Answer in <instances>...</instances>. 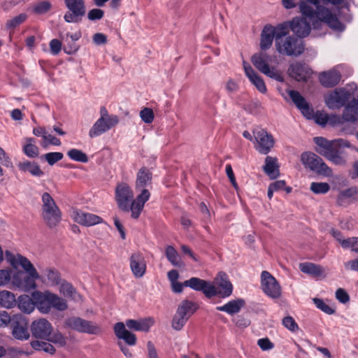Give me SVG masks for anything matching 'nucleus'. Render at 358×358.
I'll return each mask as SVG.
<instances>
[{"instance_id":"nucleus-1","label":"nucleus","mask_w":358,"mask_h":358,"mask_svg":"<svg viewBox=\"0 0 358 358\" xmlns=\"http://www.w3.org/2000/svg\"><path fill=\"white\" fill-rule=\"evenodd\" d=\"M288 94L297 108L306 118L312 119L314 117L315 122L323 127L327 124L329 120L327 114L317 111L315 115H313V108L298 91L293 90H289Z\"/></svg>"},{"instance_id":"nucleus-2","label":"nucleus","mask_w":358,"mask_h":358,"mask_svg":"<svg viewBox=\"0 0 358 358\" xmlns=\"http://www.w3.org/2000/svg\"><path fill=\"white\" fill-rule=\"evenodd\" d=\"M41 199L42 217L48 227L54 228L62 220V212L49 193L44 192Z\"/></svg>"},{"instance_id":"nucleus-3","label":"nucleus","mask_w":358,"mask_h":358,"mask_svg":"<svg viewBox=\"0 0 358 358\" xmlns=\"http://www.w3.org/2000/svg\"><path fill=\"white\" fill-rule=\"evenodd\" d=\"M277 51L283 55L298 57L305 50L303 42L294 36H288L282 40H275Z\"/></svg>"},{"instance_id":"nucleus-4","label":"nucleus","mask_w":358,"mask_h":358,"mask_svg":"<svg viewBox=\"0 0 358 358\" xmlns=\"http://www.w3.org/2000/svg\"><path fill=\"white\" fill-rule=\"evenodd\" d=\"M271 56L263 52H257L251 57L252 64L262 73L278 82H283L284 78L281 73L274 67L270 68L268 63Z\"/></svg>"},{"instance_id":"nucleus-5","label":"nucleus","mask_w":358,"mask_h":358,"mask_svg":"<svg viewBox=\"0 0 358 358\" xmlns=\"http://www.w3.org/2000/svg\"><path fill=\"white\" fill-rule=\"evenodd\" d=\"M315 17L317 20L313 22L314 29H319L322 23L324 22L335 31H343L345 29V25L341 22L337 16L324 6L317 7Z\"/></svg>"},{"instance_id":"nucleus-6","label":"nucleus","mask_w":358,"mask_h":358,"mask_svg":"<svg viewBox=\"0 0 358 358\" xmlns=\"http://www.w3.org/2000/svg\"><path fill=\"white\" fill-rule=\"evenodd\" d=\"M301 161L306 168L318 175L329 176L332 173L331 169L324 162L323 159L315 153L310 152L302 153Z\"/></svg>"},{"instance_id":"nucleus-7","label":"nucleus","mask_w":358,"mask_h":358,"mask_svg":"<svg viewBox=\"0 0 358 358\" xmlns=\"http://www.w3.org/2000/svg\"><path fill=\"white\" fill-rule=\"evenodd\" d=\"M68 10L64 13V20L67 23H79L86 13L84 0H64Z\"/></svg>"},{"instance_id":"nucleus-8","label":"nucleus","mask_w":358,"mask_h":358,"mask_svg":"<svg viewBox=\"0 0 358 358\" xmlns=\"http://www.w3.org/2000/svg\"><path fill=\"white\" fill-rule=\"evenodd\" d=\"M351 93L345 88H337L326 98L325 103L329 109H339L345 106L352 99Z\"/></svg>"},{"instance_id":"nucleus-9","label":"nucleus","mask_w":358,"mask_h":358,"mask_svg":"<svg viewBox=\"0 0 358 358\" xmlns=\"http://www.w3.org/2000/svg\"><path fill=\"white\" fill-rule=\"evenodd\" d=\"M134 193L125 182L118 184L115 188V199L118 207L125 212L130 211Z\"/></svg>"},{"instance_id":"nucleus-10","label":"nucleus","mask_w":358,"mask_h":358,"mask_svg":"<svg viewBox=\"0 0 358 358\" xmlns=\"http://www.w3.org/2000/svg\"><path fill=\"white\" fill-rule=\"evenodd\" d=\"M256 141L255 148L261 154H268L274 145L273 136L264 129H257L253 131Z\"/></svg>"},{"instance_id":"nucleus-11","label":"nucleus","mask_w":358,"mask_h":358,"mask_svg":"<svg viewBox=\"0 0 358 358\" xmlns=\"http://www.w3.org/2000/svg\"><path fill=\"white\" fill-rule=\"evenodd\" d=\"M261 285L264 292L271 298L278 299L281 295V287L271 274L264 271L261 274Z\"/></svg>"},{"instance_id":"nucleus-12","label":"nucleus","mask_w":358,"mask_h":358,"mask_svg":"<svg viewBox=\"0 0 358 358\" xmlns=\"http://www.w3.org/2000/svg\"><path fill=\"white\" fill-rule=\"evenodd\" d=\"M358 120V99H352L345 106L341 116H334L331 123L343 124L345 122H355Z\"/></svg>"},{"instance_id":"nucleus-13","label":"nucleus","mask_w":358,"mask_h":358,"mask_svg":"<svg viewBox=\"0 0 358 358\" xmlns=\"http://www.w3.org/2000/svg\"><path fill=\"white\" fill-rule=\"evenodd\" d=\"M30 330L35 338L46 341L51 336L53 327L48 320L40 318L31 322Z\"/></svg>"},{"instance_id":"nucleus-14","label":"nucleus","mask_w":358,"mask_h":358,"mask_svg":"<svg viewBox=\"0 0 358 358\" xmlns=\"http://www.w3.org/2000/svg\"><path fill=\"white\" fill-rule=\"evenodd\" d=\"M184 285L185 287H189L195 291L202 292L208 299L215 296V285L209 281L192 277L185 280Z\"/></svg>"},{"instance_id":"nucleus-15","label":"nucleus","mask_w":358,"mask_h":358,"mask_svg":"<svg viewBox=\"0 0 358 358\" xmlns=\"http://www.w3.org/2000/svg\"><path fill=\"white\" fill-rule=\"evenodd\" d=\"M12 335L17 340H27L30 335L28 331V323L27 320L21 315H15L13 317Z\"/></svg>"},{"instance_id":"nucleus-16","label":"nucleus","mask_w":358,"mask_h":358,"mask_svg":"<svg viewBox=\"0 0 358 358\" xmlns=\"http://www.w3.org/2000/svg\"><path fill=\"white\" fill-rule=\"evenodd\" d=\"M118 122L119 118L117 115L108 118V121L103 118H99L90 129L89 136L92 138L99 136L115 127Z\"/></svg>"},{"instance_id":"nucleus-17","label":"nucleus","mask_w":358,"mask_h":358,"mask_svg":"<svg viewBox=\"0 0 358 358\" xmlns=\"http://www.w3.org/2000/svg\"><path fill=\"white\" fill-rule=\"evenodd\" d=\"M131 271L136 278H142L146 272L147 264L144 255L141 252H133L129 258Z\"/></svg>"},{"instance_id":"nucleus-18","label":"nucleus","mask_w":358,"mask_h":358,"mask_svg":"<svg viewBox=\"0 0 358 358\" xmlns=\"http://www.w3.org/2000/svg\"><path fill=\"white\" fill-rule=\"evenodd\" d=\"M313 141L318 147L316 148V151L320 155L328 159L334 154V152L338 150V146L339 145L337 143L341 140L329 141L324 137L317 136L315 137Z\"/></svg>"},{"instance_id":"nucleus-19","label":"nucleus","mask_w":358,"mask_h":358,"mask_svg":"<svg viewBox=\"0 0 358 358\" xmlns=\"http://www.w3.org/2000/svg\"><path fill=\"white\" fill-rule=\"evenodd\" d=\"M217 286H215V296L227 298L233 292V285L229 280L228 275L224 272H219L216 278Z\"/></svg>"},{"instance_id":"nucleus-20","label":"nucleus","mask_w":358,"mask_h":358,"mask_svg":"<svg viewBox=\"0 0 358 358\" xmlns=\"http://www.w3.org/2000/svg\"><path fill=\"white\" fill-rule=\"evenodd\" d=\"M73 217L75 222L85 227L93 226L103 222L101 217L95 214L78 210L73 212Z\"/></svg>"},{"instance_id":"nucleus-21","label":"nucleus","mask_w":358,"mask_h":358,"mask_svg":"<svg viewBox=\"0 0 358 358\" xmlns=\"http://www.w3.org/2000/svg\"><path fill=\"white\" fill-rule=\"evenodd\" d=\"M310 24L306 18L295 17L291 20V31L300 38H305L310 34Z\"/></svg>"},{"instance_id":"nucleus-22","label":"nucleus","mask_w":358,"mask_h":358,"mask_svg":"<svg viewBox=\"0 0 358 358\" xmlns=\"http://www.w3.org/2000/svg\"><path fill=\"white\" fill-rule=\"evenodd\" d=\"M150 194L147 189H143L136 199H133L131 203V217L136 220L139 217L145 202L149 199Z\"/></svg>"},{"instance_id":"nucleus-23","label":"nucleus","mask_w":358,"mask_h":358,"mask_svg":"<svg viewBox=\"0 0 358 358\" xmlns=\"http://www.w3.org/2000/svg\"><path fill=\"white\" fill-rule=\"evenodd\" d=\"M32 298L34 301L35 306L43 313H48L51 310V297L50 292L42 293L41 292H34L32 294Z\"/></svg>"},{"instance_id":"nucleus-24","label":"nucleus","mask_w":358,"mask_h":358,"mask_svg":"<svg viewBox=\"0 0 358 358\" xmlns=\"http://www.w3.org/2000/svg\"><path fill=\"white\" fill-rule=\"evenodd\" d=\"M243 68L245 75L250 81L261 93H266V87L262 77L259 76L258 73L255 71L252 67L245 61L243 62Z\"/></svg>"},{"instance_id":"nucleus-25","label":"nucleus","mask_w":358,"mask_h":358,"mask_svg":"<svg viewBox=\"0 0 358 358\" xmlns=\"http://www.w3.org/2000/svg\"><path fill=\"white\" fill-rule=\"evenodd\" d=\"M114 332L119 339L124 340L127 344L134 345L136 343V335L129 331L123 322H119L115 324Z\"/></svg>"},{"instance_id":"nucleus-26","label":"nucleus","mask_w":358,"mask_h":358,"mask_svg":"<svg viewBox=\"0 0 358 358\" xmlns=\"http://www.w3.org/2000/svg\"><path fill=\"white\" fill-rule=\"evenodd\" d=\"M274 38H275L274 27L271 24L265 25L261 33L259 43L261 50L266 51L269 49Z\"/></svg>"},{"instance_id":"nucleus-27","label":"nucleus","mask_w":358,"mask_h":358,"mask_svg":"<svg viewBox=\"0 0 358 358\" xmlns=\"http://www.w3.org/2000/svg\"><path fill=\"white\" fill-rule=\"evenodd\" d=\"M341 78L339 71L331 70L327 72H322L319 76L321 85L325 87H333L338 84Z\"/></svg>"},{"instance_id":"nucleus-28","label":"nucleus","mask_w":358,"mask_h":358,"mask_svg":"<svg viewBox=\"0 0 358 358\" xmlns=\"http://www.w3.org/2000/svg\"><path fill=\"white\" fill-rule=\"evenodd\" d=\"M288 73L291 78L297 81H306L308 71L305 64L296 62L290 64Z\"/></svg>"},{"instance_id":"nucleus-29","label":"nucleus","mask_w":358,"mask_h":358,"mask_svg":"<svg viewBox=\"0 0 358 358\" xmlns=\"http://www.w3.org/2000/svg\"><path fill=\"white\" fill-rule=\"evenodd\" d=\"M245 302L243 299H237L236 300L229 301L228 303L222 306H217L216 309L219 311L225 312L229 315H234L239 313L241 309L244 307Z\"/></svg>"},{"instance_id":"nucleus-30","label":"nucleus","mask_w":358,"mask_h":358,"mask_svg":"<svg viewBox=\"0 0 358 358\" xmlns=\"http://www.w3.org/2000/svg\"><path fill=\"white\" fill-rule=\"evenodd\" d=\"M18 169L22 172H29L31 176L41 177L44 175L40 166L34 162L24 161L17 164Z\"/></svg>"},{"instance_id":"nucleus-31","label":"nucleus","mask_w":358,"mask_h":358,"mask_svg":"<svg viewBox=\"0 0 358 358\" xmlns=\"http://www.w3.org/2000/svg\"><path fill=\"white\" fill-rule=\"evenodd\" d=\"M263 169L271 179H275L280 175L277 159L275 157L267 156L265 159V165Z\"/></svg>"},{"instance_id":"nucleus-32","label":"nucleus","mask_w":358,"mask_h":358,"mask_svg":"<svg viewBox=\"0 0 358 358\" xmlns=\"http://www.w3.org/2000/svg\"><path fill=\"white\" fill-rule=\"evenodd\" d=\"M299 268L301 272L311 275L314 277L321 276L324 272V269L320 265L311 262L301 263L299 264Z\"/></svg>"},{"instance_id":"nucleus-33","label":"nucleus","mask_w":358,"mask_h":358,"mask_svg":"<svg viewBox=\"0 0 358 358\" xmlns=\"http://www.w3.org/2000/svg\"><path fill=\"white\" fill-rule=\"evenodd\" d=\"M101 331L100 327L96 323L81 318L78 332L89 334H99Z\"/></svg>"},{"instance_id":"nucleus-34","label":"nucleus","mask_w":358,"mask_h":358,"mask_svg":"<svg viewBox=\"0 0 358 358\" xmlns=\"http://www.w3.org/2000/svg\"><path fill=\"white\" fill-rule=\"evenodd\" d=\"M197 309L198 305L196 303L188 300H184L178 306L177 311L189 319Z\"/></svg>"},{"instance_id":"nucleus-35","label":"nucleus","mask_w":358,"mask_h":358,"mask_svg":"<svg viewBox=\"0 0 358 358\" xmlns=\"http://www.w3.org/2000/svg\"><path fill=\"white\" fill-rule=\"evenodd\" d=\"M151 180L152 173L146 167H142L137 173L136 187H144L148 182L151 181Z\"/></svg>"},{"instance_id":"nucleus-36","label":"nucleus","mask_w":358,"mask_h":358,"mask_svg":"<svg viewBox=\"0 0 358 358\" xmlns=\"http://www.w3.org/2000/svg\"><path fill=\"white\" fill-rule=\"evenodd\" d=\"M30 345L31 348L36 351H43L50 355H54L56 352L55 348L50 343L44 341V340L32 341Z\"/></svg>"},{"instance_id":"nucleus-37","label":"nucleus","mask_w":358,"mask_h":358,"mask_svg":"<svg viewBox=\"0 0 358 358\" xmlns=\"http://www.w3.org/2000/svg\"><path fill=\"white\" fill-rule=\"evenodd\" d=\"M165 254L167 259L173 266L180 267L183 265L180 255L173 246L168 245L166 248Z\"/></svg>"},{"instance_id":"nucleus-38","label":"nucleus","mask_w":358,"mask_h":358,"mask_svg":"<svg viewBox=\"0 0 358 358\" xmlns=\"http://www.w3.org/2000/svg\"><path fill=\"white\" fill-rule=\"evenodd\" d=\"M16 304L15 296L13 293L3 290L0 292V305L6 308H11Z\"/></svg>"},{"instance_id":"nucleus-39","label":"nucleus","mask_w":358,"mask_h":358,"mask_svg":"<svg viewBox=\"0 0 358 358\" xmlns=\"http://www.w3.org/2000/svg\"><path fill=\"white\" fill-rule=\"evenodd\" d=\"M18 308L24 313H31L35 308L34 301L29 296H20L18 301Z\"/></svg>"},{"instance_id":"nucleus-40","label":"nucleus","mask_w":358,"mask_h":358,"mask_svg":"<svg viewBox=\"0 0 358 358\" xmlns=\"http://www.w3.org/2000/svg\"><path fill=\"white\" fill-rule=\"evenodd\" d=\"M24 153L30 158H36L39 155L38 148L35 145V139L33 138H26V143L23 146Z\"/></svg>"},{"instance_id":"nucleus-41","label":"nucleus","mask_w":358,"mask_h":358,"mask_svg":"<svg viewBox=\"0 0 358 358\" xmlns=\"http://www.w3.org/2000/svg\"><path fill=\"white\" fill-rule=\"evenodd\" d=\"M38 279H40V275L38 272L36 277L32 276L29 274H24L20 289L24 292H29L32 289H34L36 287V280Z\"/></svg>"},{"instance_id":"nucleus-42","label":"nucleus","mask_w":358,"mask_h":358,"mask_svg":"<svg viewBox=\"0 0 358 358\" xmlns=\"http://www.w3.org/2000/svg\"><path fill=\"white\" fill-rule=\"evenodd\" d=\"M21 266L24 271L32 276H37V271L31 262L25 257L18 254L17 266Z\"/></svg>"},{"instance_id":"nucleus-43","label":"nucleus","mask_w":358,"mask_h":358,"mask_svg":"<svg viewBox=\"0 0 358 358\" xmlns=\"http://www.w3.org/2000/svg\"><path fill=\"white\" fill-rule=\"evenodd\" d=\"M275 28V40H282L291 30V21L284 22L278 24Z\"/></svg>"},{"instance_id":"nucleus-44","label":"nucleus","mask_w":358,"mask_h":358,"mask_svg":"<svg viewBox=\"0 0 358 358\" xmlns=\"http://www.w3.org/2000/svg\"><path fill=\"white\" fill-rule=\"evenodd\" d=\"M299 8L300 12L303 15V17H308L311 19L316 15V9L314 10L313 7L311 5H309L308 3L304 0L300 1L299 3Z\"/></svg>"},{"instance_id":"nucleus-45","label":"nucleus","mask_w":358,"mask_h":358,"mask_svg":"<svg viewBox=\"0 0 358 358\" xmlns=\"http://www.w3.org/2000/svg\"><path fill=\"white\" fill-rule=\"evenodd\" d=\"M50 297L51 308H54L60 311L67 309L68 305L65 299L52 293H50Z\"/></svg>"},{"instance_id":"nucleus-46","label":"nucleus","mask_w":358,"mask_h":358,"mask_svg":"<svg viewBox=\"0 0 358 358\" xmlns=\"http://www.w3.org/2000/svg\"><path fill=\"white\" fill-rule=\"evenodd\" d=\"M67 155L69 157L76 162L87 163L88 162L87 155L82 150L78 149H71L68 151Z\"/></svg>"},{"instance_id":"nucleus-47","label":"nucleus","mask_w":358,"mask_h":358,"mask_svg":"<svg viewBox=\"0 0 358 358\" xmlns=\"http://www.w3.org/2000/svg\"><path fill=\"white\" fill-rule=\"evenodd\" d=\"M310 189L315 194H323L329 191L330 185L327 182H313Z\"/></svg>"},{"instance_id":"nucleus-48","label":"nucleus","mask_w":358,"mask_h":358,"mask_svg":"<svg viewBox=\"0 0 358 358\" xmlns=\"http://www.w3.org/2000/svg\"><path fill=\"white\" fill-rule=\"evenodd\" d=\"M187 320L188 319L186 316L176 311L172 320V327L175 330L179 331L182 329Z\"/></svg>"},{"instance_id":"nucleus-49","label":"nucleus","mask_w":358,"mask_h":358,"mask_svg":"<svg viewBox=\"0 0 358 358\" xmlns=\"http://www.w3.org/2000/svg\"><path fill=\"white\" fill-rule=\"evenodd\" d=\"M341 245L343 249H351V251L358 253V237L344 238Z\"/></svg>"},{"instance_id":"nucleus-50","label":"nucleus","mask_w":358,"mask_h":358,"mask_svg":"<svg viewBox=\"0 0 358 358\" xmlns=\"http://www.w3.org/2000/svg\"><path fill=\"white\" fill-rule=\"evenodd\" d=\"M45 274L52 285H58L60 282V273L57 269L48 268L45 270Z\"/></svg>"},{"instance_id":"nucleus-51","label":"nucleus","mask_w":358,"mask_h":358,"mask_svg":"<svg viewBox=\"0 0 358 358\" xmlns=\"http://www.w3.org/2000/svg\"><path fill=\"white\" fill-rule=\"evenodd\" d=\"M51 8L52 4L50 1L45 0L36 3L33 10L35 13L41 15L48 13Z\"/></svg>"},{"instance_id":"nucleus-52","label":"nucleus","mask_w":358,"mask_h":358,"mask_svg":"<svg viewBox=\"0 0 358 358\" xmlns=\"http://www.w3.org/2000/svg\"><path fill=\"white\" fill-rule=\"evenodd\" d=\"M46 341L59 347H64L66 345V338L59 331L51 334V336Z\"/></svg>"},{"instance_id":"nucleus-53","label":"nucleus","mask_w":358,"mask_h":358,"mask_svg":"<svg viewBox=\"0 0 358 358\" xmlns=\"http://www.w3.org/2000/svg\"><path fill=\"white\" fill-rule=\"evenodd\" d=\"M64 155L62 152H54L45 154L42 158L45 159L49 165L52 166L57 162L62 159Z\"/></svg>"},{"instance_id":"nucleus-54","label":"nucleus","mask_w":358,"mask_h":358,"mask_svg":"<svg viewBox=\"0 0 358 358\" xmlns=\"http://www.w3.org/2000/svg\"><path fill=\"white\" fill-rule=\"evenodd\" d=\"M313 302L317 308L328 315H332L335 313V309L325 303L322 299L314 298Z\"/></svg>"},{"instance_id":"nucleus-55","label":"nucleus","mask_w":358,"mask_h":358,"mask_svg":"<svg viewBox=\"0 0 358 358\" xmlns=\"http://www.w3.org/2000/svg\"><path fill=\"white\" fill-rule=\"evenodd\" d=\"M140 117L141 120L146 124H150L154 120L153 110L150 108H144L140 112Z\"/></svg>"},{"instance_id":"nucleus-56","label":"nucleus","mask_w":358,"mask_h":358,"mask_svg":"<svg viewBox=\"0 0 358 358\" xmlns=\"http://www.w3.org/2000/svg\"><path fill=\"white\" fill-rule=\"evenodd\" d=\"M27 17V16L25 13H21L19 15L15 16L13 19L8 20L6 23V27L8 29L15 28L24 22Z\"/></svg>"},{"instance_id":"nucleus-57","label":"nucleus","mask_w":358,"mask_h":358,"mask_svg":"<svg viewBox=\"0 0 358 358\" xmlns=\"http://www.w3.org/2000/svg\"><path fill=\"white\" fill-rule=\"evenodd\" d=\"M283 326L292 332H295L299 329V326L294 319L291 316H287L282 319Z\"/></svg>"},{"instance_id":"nucleus-58","label":"nucleus","mask_w":358,"mask_h":358,"mask_svg":"<svg viewBox=\"0 0 358 358\" xmlns=\"http://www.w3.org/2000/svg\"><path fill=\"white\" fill-rule=\"evenodd\" d=\"M80 320L81 317H68L65 320L64 324L67 328L78 331Z\"/></svg>"},{"instance_id":"nucleus-59","label":"nucleus","mask_w":358,"mask_h":358,"mask_svg":"<svg viewBox=\"0 0 358 358\" xmlns=\"http://www.w3.org/2000/svg\"><path fill=\"white\" fill-rule=\"evenodd\" d=\"M60 292L63 293L65 296L72 297L76 294V289L71 283L64 282L61 284Z\"/></svg>"},{"instance_id":"nucleus-60","label":"nucleus","mask_w":358,"mask_h":358,"mask_svg":"<svg viewBox=\"0 0 358 358\" xmlns=\"http://www.w3.org/2000/svg\"><path fill=\"white\" fill-rule=\"evenodd\" d=\"M357 194H358V190L355 187H352V188H348L347 189H345V190L342 191L340 193V194L338 195V203L339 204H341V201L343 199L352 198V197L355 196Z\"/></svg>"},{"instance_id":"nucleus-61","label":"nucleus","mask_w":358,"mask_h":358,"mask_svg":"<svg viewBox=\"0 0 358 358\" xmlns=\"http://www.w3.org/2000/svg\"><path fill=\"white\" fill-rule=\"evenodd\" d=\"M104 11L100 8H93L87 13V18L91 21L99 20L103 17Z\"/></svg>"},{"instance_id":"nucleus-62","label":"nucleus","mask_w":358,"mask_h":358,"mask_svg":"<svg viewBox=\"0 0 358 358\" xmlns=\"http://www.w3.org/2000/svg\"><path fill=\"white\" fill-rule=\"evenodd\" d=\"M336 299L342 303H346L350 301V296L348 292L343 288H338L336 291Z\"/></svg>"},{"instance_id":"nucleus-63","label":"nucleus","mask_w":358,"mask_h":358,"mask_svg":"<svg viewBox=\"0 0 358 358\" xmlns=\"http://www.w3.org/2000/svg\"><path fill=\"white\" fill-rule=\"evenodd\" d=\"M257 345L264 351L269 350L274 348V344L268 338L259 339Z\"/></svg>"},{"instance_id":"nucleus-64","label":"nucleus","mask_w":358,"mask_h":358,"mask_svg":"<svg viewBox=\"0 0 358 358\" xmlns=\"http://www.w3.org/2000/svg\"><path fill=\"white\" fill-rule=\"evenodd\" d=\"M154 324V320L151 317L141 319L139 320L140 331L147 332Z\"/></svg>"}]
</instances>
